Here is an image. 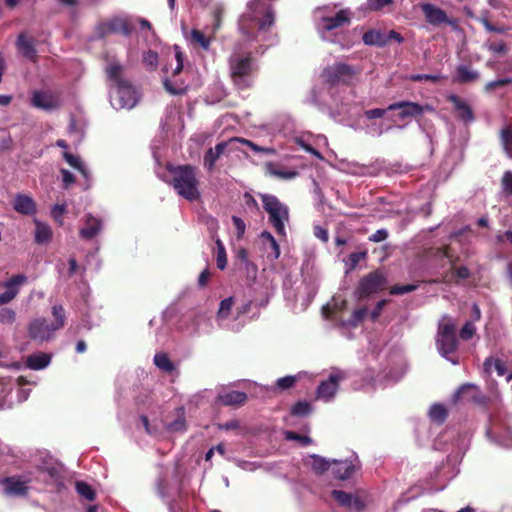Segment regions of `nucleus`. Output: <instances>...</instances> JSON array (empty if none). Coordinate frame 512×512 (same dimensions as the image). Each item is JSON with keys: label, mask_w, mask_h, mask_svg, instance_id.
<instances>
[{"label": "nucleus", "mask_w": 512, "mask_h": 512, "mask_svg": "<svg viewBox=\"0 0 512 512\" xmlns=\"http://www.w3.org/2000/svg\"><path fill=\"white\" fill-rule=\"evenodd\" d=\"M132 26L128 21L118 17H114L108 21L99 22L95 28L97 37L104 39L110 34L121 33L125 36H129L132 32Z\"/></svg>", "instance_id": "f8f14e48"}, {"label": "nucleus", "mask_w": 512, "mask_h": 512, "mask_svg": "<svg viewBox=\"0 0 512 512\" xmlns=\"http://www.w3.org/2000/svg\"><path fill=\"white\" fill-rule=\"evenodd\" d=\"M450 247L443 246L437 249V255L441 257L448 258L452 263L453 274L462 280H466L471 276L470 270L466 266L454 267V261L452 260V255L450 254Z\"/></svg>", "instance_id": "bb28decb"}, {"label": "nucleus", "mask_w": 512, "mask_h": 512, "mask_svg": "<svg viewBox=\"0 0 512 512\" xmlns=\"http://www.w3.org/2000/svg\"><path fill=\"white\" fill-rule=\"evenodd\" d=\"M273 0H250L239 18V30L247 40H255L258 32L268 31L275 22Z\"/></svg>", "instance_id": "f257e3e1"}, {"label": "nucleus", "mask_w": 512, "mask_h": 512, "mask_svg": "<svg viewBox=\"0 0 512 512\" xmlns=\"http://www.w3.org/2000/svg\"><path fill=\"white\" fill-rule=\"evenodd\" d=\"M191 40L193 43L201 46L204 50H208L210 47V39L200 30L193 29L191 31Z\"/></svg>", "instance_id": "c03bdc74"}, {"label": "nucleus", "mask_w": 512, "mask_h": 512, "mask_svg": "<svg viewBox=\"0 0 512 512\" xmlns=\"http://www.w3.org/2000/svg\"><path fill=\"white\" fill-rule=\"evenodd\" d=\"M107 77L116 88L114 105L116 109H131L137 103L136 91L131 82L122 77L124 67L119 62H113L105 69Z\"/></svg>", "instance_id": "20e7f679"}, {"label": "nucleus", "mask_w": 512, "mask_h": 512, "mask_svg": "<svg viewBox=\"0 0 512 512\" xmlns=\"http://www.w3.org/2000/svg\"><path fill=\"white\" fill-rule=\"evenodd\" d=\"M362 40L366 45H375L378 47H383L387 44L386 34L376 30L365 32Z\"/></svg>", "instance_id": "7c9ffc66"}, {"label": "nucleus", "mask_w": 512, "mask_h": 512, "mask_svg": "<svg viewBox=\"0 0 512 512\" xmlns=\"http://www.w3.org/2000/svg\"><path fill=\"white\" fill-rule=\"evenodd\" d=\"M408 79L413 82L430 81L436 83L440 80V76L431 74H411Z\"/></svg>", "instance_id": "6e6d98bb"}, {"label": "nucleus", "mask_w": 512, "mask_h": 512, "mask_svg": "<svg viewBox=\"0 0 512 512\" xmlns=\"http://www.w3.org/2000/svg\"><path fill=\"white\" fill-rule=\"evenodd\" d=\"M456 79L459 83H471L479 79V73L466 65H460L457 68Z\"/></svg>", "instance_id": "473e14b6"}, {"label": "nucleus", "mask_w": 512, "mask_h": 512, "mask_svg": "<svg viewBox=\"0 0 512 512\" xmlns=\"http://www.w3.org/2000/svg\"><path fill=\"white\" fill-rule=\"evenodd\" d=\"M417 289V285L406 284V285H394L390 288L389 293L391 295H403L410 293Z\"/></svg>", "instance_id": "603ef678"}, {"label": "nucleus", "mask_w": 512, "mask_h": 512, "mask_svg": "<svg viewBox=\"0 0 512 512\" xmlns=\"http://www.w3.org/2000/svg\"><path fill=\"white\" fill-rule=\"evenodd\" d=\"M77 493L83 498L93 501L96 497V493L93 488L84 481H77L75 484Z\"/></svg>", "instance_id": "58836bf2"}, {"label": "nucleus", "mask_w": 512, "mask_h": 512, "mask_svg": "<svg viewBox=\"0 0 512 512\" xmlns=\"http://www.w3.org/2000/svg\"><path fill=\"white\" fill-rule=\"evenodd\" d=\"M388 280L380 269L374 270L363 276L357 285L355 295L358 300H364L378 292L386 290Z\"/></svg>", "instance_id": "423d86ee"}, {"label": "nucleus", "mask_w": 512, "mask_h": 512, "mask_svg": "<svg viewBox=\"0 0 512 512\" xmlns=\"http://www.w3.org/2000/svg\"><path fill=\"white\" fill-rule=\"evenodd\" d=\"M486 434L492 441L502 446H509L512 442L511 429L499 415L490 417Z\"/></svg>", "instance_id": "1a4fd4ad"}, {"label": "nucleus", "mask_w": 512, "mask_h": 512, "mask_svg": "<svg viewBox=\"0 0 512 512\" xmlns=\"http://www.w3.org/2000/svg\"><path fill=\"white\" fill-rule=\"evenodd\" d=\"M243 198H244L245 205L249 209L259 211V205H258L256 199L249 192H245L243 195Z\"/></svg>", "instance_id": "338daca9"}, {"label": "nucleus", "mask_w": 512, "mask_h": 512, "mask_svg": "<svg viewBox=\"0 0 512 512\" xmlns=\"http://www.w3.org/2000/svg\"><path fill=\"white\" fill-rule=\"evenodd\" d=\"M332 474L336 479L346 480L354 473L355 466L349 461H333Z\"/></svg>", "instance_id": "a878e982"}, {"label": "nucleus", "mask_w": 512, "mask_h": 512, "mask_svg": "<svg viewBox=\"0 0 512 512\" xmlns=\"http://www.w3.org/2000/svg\"><path fill=\"white\" fill-rule=\"evenodd\" d=\"M343 378L341 374H330L329 378L322 381L317 388V397L325 401L331 400L339 387V381Z\"/></svg>", "instance_id": "a211bd4d"}, {"label": "nucleus", "mask_w": 512, "mask_h": 512, "mask_svg": "<svg viewBox=\"0 0 512 512\" xmlns=\"http://www.w3.org/2000/svg\"><path fill=\"white\" fill-rule=\"evenodd\" d=\"M502 188L504 193L512 195V172L506 171L502 177Z\"/></svg>", "instance_id": "052dcab7"}, {"label": "nucleus", "mask_w": 512, "mask_h": 512, "mask_svg": "<svg viewBox=\"0 0 512 512\" xmlns=\"http://www.w3.org/2000/svg\"><path fill=\"white\" fill-rule=\"evenodd\" d=\"M154 364L157 368L165 373H172L175 370L174 363L170 360L167 353L160 352L154 356Z\"/></svg>", "instance_id": "2f4dec72"}, {"label": "nucleus", "mask_w": 512, "mask_h": 512, "mask_svg": "<svg viewBox=\"0 0 512 512\" xmlns=\"http://www.w3.org/2000/svg\"><path fill=\"white\" fill-rule=\"evenodd\" d=\"M174 49H175V58H176V61H177V65L175 67V69L173 70V76H176L178 75L179 73H181V71L183 70V67H184V56H183V53L181 52L179 46L175 45L174 46Z\"/></svg>", "instance_id": "4d7b16f0"}, {"label": "nucleus", "mask_w": 512, "mask_h": 512, "mask_svg": "<svg viewBox=\"0 0 512 512\" xmlns=\"http://www.w3.org/2000/svg\"><path fill=\"white\" fill-rule=\"evenodd\" d=\"M478 387L474 384L466 383L461 385L453 395V401L458 402L461 400L479 402L477 395Z\"/></svg>", "instance_id": "b1692460"}, {"label": "nucleus", "mask_w": 512, "mask_h": 512, "mask_svg": "<svg viewBox=\"0 0 512 512\" xmlns=\"http://www.w3.org/2000/svg\"><path fill=\"white\" fill-rule=\"evenodd\" d=\"M34 107L43 110H53L57 107V101L51 93L44 91H35L31 98Z\"/></svg>", "instance_id": "4be33fe9"}, {"label": "nucleus", "mask_w": 512, "mask_h": 512, "mask_svg": "<svg viewBox=\"0 0 512 512\" xmlns=\"http://www.w3.org/2000/svg\"><path fill=\"white\" fill-rule=\"evenodd\" d=\"M389 237V232L387 229H378L375 233L371 234L369 237H368V240L370 242H374V243H380V242H383L385 241L387 238Z\"/></svg>", "instance_id": "13d9d810"}, {"label": "nucleus", "mask_w": 512, "mask_h": 512, "mask_svg": "<svg viewBox=\"0 0 512 512\" xmlns=\"http://www.w3.org/2000/svg\"><path fill=\"white\" fill-rule=\"evenodd\" d=\"M386 111H388V110L381 109V108H374V109L366 110L364 114L367 119H376V118H382L385 115Z\"/></svg>", "instance_id": "774afa93"}, {"label": "nucleus", "mask_w": 512, "mask_h": 512, "mask_svg": "<svg viewBox=\"0 0 512 512\" xmlns=\"http://www.w3.org/2000/svg\"><path fill=\"white\" fill-rule=\"evenodd\" d=\"M63 158L71 167L77 169L85 177L87 176V170L78 156L73 155L69 152H64Z\"/></svg>", "instance_id": "79ce46f5"}, {"label": "nucleus", "mask_w": 512, "mask_h": 512, "mask_svg": "<svg viewBox=\"0 0 512 512\" xmlns=\"http://www.w3.org/2000/svg\"><path fill=\"white\" fill-rule=\"evenodd\" d=\"M323 28L326 31H332L334 29L349 25L351 18L347 10H340L334 16L323 17Z\"/></svg>", "instance_id": "412c9836"}, {"label": "nucleus", "mask_w": 512, "mask_h": 512, "mask_svg": "<svg viewBox=\"0 0 512 512\" xmlns=\"http://www.w3.org/2000/svg\"><path fill=\"white\" fill-rule=\"evenodd\" d=\"M16 47L19 53L26 59L33 63L38 60L37 50L35 48V39L28 36L26 33L21 32L16 41Z\"/></svg>", "instance_id": "dca6fc26"}, {"label": "nucleus", "mask_w": 512, "mask_h": 512, "mask_svg": "<svg viewBox=\"0 0 512 512\" xmlns=\"http://www.w3.org/2000/svg\"><path fill=\"white\" fill-rule=\"evenodd\" d=\"M166 429L170 432H184L187 430V423L185 418V410L179 407L176 410V419L166 424Z\"/></svg>", "instance_id": "c756f323"}, {"label": "nucleus", "mask_w": 512, "mask_h": 512, "mask_svg": "<svg viewBox=\"0 0 512 512\" xmlns=\"http://www.w3.org/2000/svg\"><path fill=\"white\" fill-rule=\"evenodd\" d=\"M260 238L262 239V241L264 243H269L270 245V248L271 250L273 251V256H274V259H278L280 257V246L279 244L277 243L276 239L274 238V236L268 232V231H263L260 235Z\"/></svg>", "instance_id": "37998d69"}, {"label": "nucleus", "mask_w": 512, "mask_h": 512, "mask_svg": "<svg viewBox=\"0 0 512 512\" xmlns=\"http://www.w3.org/2000/svg\"><path fill=\"white\" fill-rule=\"evenodd\" d=\"M446 322H441L437 333V346L442 356L448 357L458 348V340L456 337V326L451 322L450 318H446Z\"/></svg>", "instance_id": "6e6552de"}, {"label": "nucleus", "mask_w": 512, "mask_h": 512, "mask_svg": "<svg viewBox=\"0 0 512 512\" xmlns=\"http://www.w3.org/2000/svg\"><path fill=\"white\" fill-rule=\"evenodd\" d=\"M368 6L371 10L378 11L383 7L390 5L393 0H367Z\"/></svg>", "instance_id": "69168bd1"}, {"label": "nucleus", "mask_w": 512, "mask_h": 512, "mask_svg": "<svg viewBox=\"0 0 512 512\" xmlns=\"http://www.w3.org/2000/svg\"><path fill=\"white\" fill-rule=\"evenodd\" d=\"M285 438L287 440L298 441L303 446H307V445H310L312 443V439L309 436L301 435V434H299L297 432H294V431H287L285 433Z\"/></svg>", "instance_id": "09e8293b"}, {"label": "nucleus", "mask_w": 512, "mask_h": 512, "mask_svg": "<svg viewBox=\"0 0 512 512\" xmlns=\"http://www.w3.org/2000/svg\"><path fill=\"white\" fill-rule=\"evenodd\" d=\"M331 495L335 501L338 502L339 505L343 507H351L352 506V498L353 494L342 491V490H333Z\"/></svg>", "instance_id": "a19ab883"}, {"label": "nucleus", "mask_w": 512, "mask_h": 512, "mask_svg": "<svg viewBox=\"0 0 512 512\" xmlns=\"http://www.w3.org/2000/svg\"><path fill=\"white\" fill-rule=\"evenodd\" d=\"M488 50L493 53V54H497V55H505L507 54L508 52V48H507V45L504 41L500 40V41H494V42H490L488 45Z\"/></svg>", "instance_id": "8fccbe9b"}, {"label": "nucleus", "mask_w": 512, "mask_h": 512, "mask_svg": "<svg viewBox=\"0 0 512 512\" xmlns=\"http://www.w3.org/2000/svg\"><path fill=\"white\" fill-rule=\"evenodd\" d=\"M101 228V220L89 214L86 216L85 226L79 231L80 237L85 240H91L98 235Z\"/></svg>", "instance_id": "5701e85b"}, {"label": "nucleus", "mask_w": 512, "mask_h": 512, "mask_svg": "<svg viewBox=\"0 0 512 512\" xmlns=\"http://www.w3.org/2000/svg\"><path fill=\"white\" fill-rule=\"evenodd\" d=\"M52 316L54 317V321L51 323L52 330H59L64 327L66 314L65 309L62 305H54L52 307Z\"/></svg>", "instance_id": "f704fd0d"}, {"label": "nucleus", "mask_w": 512, "mask_h": 512, "mask_svg": "<svg viewBox=\"0 0 512 512\" xmlns=\"http://www.w3.org/2000/svg\"><path fill=\"white\" fill-rule=\"evenodd\" d=\"M228 66L231 82L237 90L246 91L253 88L259 65L252 52L233 51L228 58Z\"/></svg>", "instance_id": "f03ea898"}, {"label": "nucleus", "mask_w": 512, "mask_h": 512, "mask_svg": "<svg viewBox=\"0 0 512 512\" xmlns=\"http://www.w3.org/2000/svg\"><path fill=\"white\" fill-rule=\"evenodd\" d=\"M422 12L425 16V19L428 23L434 26H439L441 24H452L453 21L450 20L444 10L438 8L430 3H424L421 5Z\"/></svg>", "instance_id": "f3484780"}, {"label": "nucleus", "mask_w": 512, "mask_h": 512, "mask_svg": "<svg viewBox=\"0 0 512 512\" xmlns=\"http://www.w3.org/2000/svg\"><path fill=\"white\" fill-rule=\"evenodd\" d=\"M512 83V79L511 78H502V79H498V80H494V81H491V82H488L485 86L486 90L487 91H492L498 87H503V86H506V85H509Z\"/></svg>", "instance_id": "680f3d73"}, {"label": "nucleus", "mask_w": 512, "mask_h": 512, "mask_svg": "<svg viewBox=\"0 0 512 512\" xmlns=\"http://www.w3.org/2000/svg\"><path fill=\"white\" fill-rule=\"evenodd\" d=\"M14 209L23 215H33L36 213V205L34 200L23 194H18L15 198Z\"/></svg>", "instance_id": "393cba45"}, {"label": "nucleus", "mask_w": 512, "mask_h": 512, "mask_svg": "<svg viewBox=\"0 0 512 512\" xmlns=\"http://www.w3.org/2000/svg\"><path fill=\"white\" fill-rule=\"evenodd\" d=\"M36 226L35 229V242L37 244H46L52 238V230L49 225L42 223L41 221L34 219Z\"/></svg>", "instance_id": "c85d7f7f"}, {"label": "nucleus", "mask_w": 512, "mask_h": 512, "mask_svg": "<svg viewBox=\"0 0 512 512\" xmlns=\"http://www.w3.org/2000/svg\"><path fill=\"white\" fill-rule=\"evenodd\" d=\"M54 331L52 325L48 324L45 318L33 320L28 327L29 337L39 342L48 341Z\"/></svg>", "instance_id": "2eb2a0df"}, {"label": "nucleus", "mask_w": 512, "mask_h": 512, "mask_svg": "<svg viewBox=\"0 0 512 512\" xmlns=\"http://www.w3.org/2000/svg\"><path fill=\"white\" fill-rule=\"evenodd\" d=\"M164 87L172 95H181L185 93L184 87L176 86L168 79L164 80Z\"/></svg>", "instance_id": "0e129e2a"}, {"label": "nucleus", "mask_w": 512, "mask_h": 512, "mask_svg": "<svg viewBox=\"0 0 512 512\" xmlns=\"http://www.w3.org/2000/svg\"><path fill=\"white\" fill-rule=\"evenodd\" d=\"M388 302H389V300H387V299H382L377 302L374 309L370 313V318L373 322H376L378 320V318L380 317V315L382 313L383 308L388 304Z\"/></svg>", "instance_id": "bf43d9fd"}, {"label": "nucleus", "mask_w": 512, "mask_h": 512, "mask_svg": "<svg viewBox=\"0 0 512 512\" xmlns=\"http://www.w3.org/2000/svg\"><path fill=\"white\" fill-rule=\"evenodd\" d=\"M237 139H238V137H233V138L229 139L228 141H223V142L217 143L215 145V147H213V148H209L205 152L204 157H203L204 168L208 172H213L215 169L217 160L222 155H224L226 152L229 153V152L235 151L237 149V147L235 146Z\"/></svg>", "instance_id": "9b49d317"}, {"label": "nucleus", "mask_w": 512, "mask_h": 512, "mask_svg": "<svg viewBox=\"0 0 512 512\" xmlns=\"http://www.w3.org/2000/svg\"><path fill=\"white\" fill-rule=\"evenodd\" d=\"M502 147L509 157H512V129L505 127L500 131Z\"/></svg>", "instance_id": "4c0bfd02"}, {"label": "nucleus", "mask_w": 512, "mask_h": 512, "mask_svg": "<svg viewBox=\"0 0 512 512\" xmlns=\"http://www.w3.org/2000/svg\"><path fill=\"white\" fill-rule=\"evenodd\" d=\"M233 306V298L228 297L220 302V307L218 310V317L220 318H227L230 314L231 308Z\"/></svg>", "instance_id": "3c124183"}, {"label": "nucleus", "mask_w": 512, "mask_h": 512, "mask_svg": "<svg viewBox=\"0 0 512 512\" xmlns=\"http://www.w3.org/2000/svg\"><path fill=\"white\" fill-rule=\"evenodd\" d=\"M476 328L472 322H466L460 330L459 336L462 340H470L475 334Z\"/></svg>", "instance_id": "5fc2aeb1"}, {"label": "nucleus", "mask_w": 512, "mask_h": 512, "mask_svg": "<svg viewBox=\"0 0 512 512\" xmlns=\"http://www.w3.org/2000/svg\"><path fill=\"white\" fill-rule=\"evenodd\" d=\"M51 355L44 352H39L28 356L26 364L30 369L41 370L49 365Z\"/></svg>", "instance_id": "cd10ccee"}, {"label": "nucleus", "mask_w": 512, "mask_h": 512, "mask_svg": "<svg viewBox=\"0 0 512 512\" xmlns=\"http://www.w3.org/2000/svg\"><path fill=\"white\" fill-rule=\"evenodd\" d=\"M216 244H217L216 265H217L218 269L224 270L227 265L226 250H225V247H224L223 243L221 242V240L218 239L216 241Z\"/></svg>", "instance_id": "49530a36"}, {"label": "nucleus", "mask_w": 512, "mask_h": 512, "mask_svg": "<svg viewBox=\"0 0 512 512\" xmlns=\"http://www.w3.org/2000/svg\"><path fill=\"white\" fill-rule=\"evenodd\" d=\"M63 181V188L68 189L73 183H75V176L67 169L60 170Z\"/></svg>", "instance_id": "e2e57ef3"}, {"label": "nucleus", "mask_w": 512, "mask_h": 512, "mask_svg": "<svg viewBox=\"0 0 512 512\" xmlns=\"http://www.w3.org/2000/svg\"><path fill=\"white\" fill-rule=\"evenodd\" d=\"M29 482V478H23L21 476H10L1 480L5 494L16 497H25L28 495Z\"/></svg>", "instance_id": "ddd939ff"}, {"label": "nucleus", "mask_w": 512, "mask_h": 512, "mask_svg": "<svg viewBox=\"0 0 512 512\" xmlns=\"http://www.w3.org/2000/svg\"><path fill=\"white\" fill-rule=\"evenodd\" d=\"M167 170L172 175L169 184L179 196L193 202L201 197L197 168L190 164L168 166Z\"/></svg>", "instance_id": "7ed1b4c3"}, {"label": "nucleus", "mask_w": 512, "mask_h": 512, "mask_svg": "<svg viewBox=\"0 0 512 512\" xmlns=\"http://www.w3.org/2000/svg\"><path fill=\"white\" fill-rule=\"evenodd\" d=\"M297 382V378L292 375H288L282 378H279L276 382L277 388L280 390H287L292 388Z\"/></svg>", "instance_id": "864d4df0"}, {"label": "nucleus", "mask_w": 512, "mask_h": 512, "mask_svg": "<svg viewBox=\"0 0 512 512\" xmlns=\"http://www.w3.org/2000/svg\"><path fill=\"white\" fill-rule=\"evenodd\" d=\"M448 102H450L454 109L458 114V118L464 123H471L475 120V116L470 105L462 100L458 95L451 94L447 97Z\"/></svg>", "instance_id": "6ab92c4d"}, {"label": "nucleus", "mask_w": 512, "mask_h": 512, "mask_svg": "<svg viewBox=\"0 0 512 512\" xmlns=\"http://www.w3.org/2000/svg\"><path fill=\"white\" fill-rule=\"evenodd\" d=\"M368 313L367 307H361L353 311L350 318L343 322V326L356 328L363 322Z\"/></svg>", "instance_id": "c9c22d12"}, {"label": "nucleus", "mask_w": 512, "mask_h": 512, "mask_svg": "<svg viewBox=\"0 0 512 512\" xmlns=\"http://www.w3.org/2000/svg\"><path fill=\"white\" fill-rule=\"evenodd\" d=\"M263 209L268 214L269 223L280 236H286L285 224L289 221V208L275 195L259 193Z\"/></svg>", "instance_id": "39448f33"}, {"label": "nucleus", "mask_w": 512, "mask_h": 512, "mask_svg": "<svg viewBox=\"0 0 512 512\" xmlns=\"http://www.w3.org/2000/svg\"><path fill=\"white\" fill-rule=\"evenodd\" d=\"M368 252L367 250H363L360 252H353L348 256V260L346 265L348 266V271L354 270L361 260L367 258Z\"/></svg>", "instance_id": "a18cd8bd"}, {"label": "nucleus", "mask_w": 512, "mask_h": 512, "mask_svg": "<svg viewBox=\"0 0 512 512\" xmlns=\"http://www.w3.org/2000/svg\"><path fill=\"white\" fill-rule=\"evenodd\" d=\"M389 111H398L397 118L401 121H404L408 118H416L421 116L425 111L432 112L434 108L428 104L421 105L417 102L411 101H399L390 104L387 107Z\"/></svg>", "instance_id": "9d476101"}, {"label": "nucleus", "mask_w": 512, "mask_h": 512, "mask_svg": "<svg viewBox=\"0 0 512 512\" xmlns=\"http://www.w3.org/2000/svg\"><path fill=\"white\" fill-rule=\"evenodd\" d=\"M27 282L24 274L13 275L3 286L6 291L0 294V306L10 303L19 294V287Z\"/></svg>", "instance_id": "4468645a"}, {"label": "nucleus", "mask_w": 512, "mask_h": 512, "mask_svg": "<svg viewBox=\"0 0 512 512\" xmlns=\"http://www.w3.org/2000/svg\"><path fill=\"white\" fill-rule=\"evenodd\" d=\"M355 68L346 63H334L327 66L322 72V78L325 83L331 87L343 84L350 85L356 76Z\"/></svg>", "instance_id": "0eeeda50"}, {"label": "nucleus", "mask_w": 512, "mask_h": 512, "mask_svg": "<svg viewBox=\"0 0 512 512\" xmlns=\"http://www.w3.org/2000/svg\"><path fill=\"white\" fill-rule=\"evenodd\" d=\"M248 397L245 392L231 390L222 394H219L216 398V402L223 406L239 407L246 403Z\"/></svg>", "instance_id": "aec40b11"}, {"label": "nucleus", "mask_w": 512, "mask_h": 512, "mask_svg": "<svg viewBox=\"0 0 512 512\" xmlns=\"http://www.w3.org/2000/svg\"><path fill=\"white\" fill-rule=\"evenodd\" d=\"M312 406L307 401H298L291 407V415L296 417H304L310 414Z\"/></svg>", "instance_id": "ea45409f"}, {"label": "nucleus", "mask_w": 512, "mask_h": 512, "mask_svg": "<svg viewBox=\"0 0 512 512\" xmlns=\"http://www.w3.org/2000/svg\"><path fill=\"white\" fill-rule=\"evenodd\" d=\"M447 416L448 410L443 404H433L429 410L430 419L437 424H443Z\"/></svg>", "instance_id": "72a5a7b5"}, {"label": "nucleus", "mask_w": 512, "mask_h": 512, "mask_svg": "<svg viewBox=\"0 0 512 512\" xmlns=\"http://www.w3.org/2000/svg\"><path fill=\"white\" fill-rule=\"evenodd\" d=\"M310 457L312 459L311 467L315 473L323 474L324 472L329 470L331 463L324 457L319 456L317 454H313Z\"/></svg>", "instance_id": "e433bc0d"}, {"label": "nucleus", "mask_w": 512, "mask_h": 512, "mask_svg": "<svg viewBox=\"0 0 512 512\" xmlns=\"http://www.w3.org/2000/svg\"><path fill=\"white\" fill-rule=\"evenodd\" d=\"M16 320V312L11 308L0 309V323L4 325H12Z\"/></svg>", "instance_id": "de8ad7c7"}]
</instances>
